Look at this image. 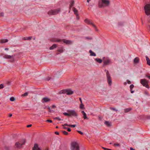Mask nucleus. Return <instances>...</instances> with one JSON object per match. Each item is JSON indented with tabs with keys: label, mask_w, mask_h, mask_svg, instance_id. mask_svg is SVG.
<instances>
[{
	"label": "nucleus",
	"mask_w": 150,
	"mask_h": 150,
	"mask_svg": "<svg viewBox=\"0 0 150 150\" xmlns=\"http://www.w3.org/2000/svg\"><path fill=\"white\" fill-rule=\"evenodd\" d=\"M145 13L147 15H150V5L147 4L144 7Z\"/></svg>",
	"instance_id": "0eeeda50"
},
{
	"label": "nucleus",
	"mask_w": 150,
	"mask_h": 150,
	"mask_svg": "<svg viewBox=\"0 0 150 150\" xmlns=\"http://www.w3.org/2000/svg\"><path fill=\"white\" fill-rule=\"evenodd\" d=\"M56 47V45L55 44L53 45L50 48V50L54 49V48Z\"/></svg>",
	"instance_id": "5701e85b"
},
{
	"label": "nucleus",
	"mask_w": 150,
	"mask_h": 150,
	"mask_svg": "<svg viewBox=\"0 0 150 150\" xmlns=\"http://www.w3.org/2000/svg\"><path fill=\"white\" fill-rule=\"evenodd\" d=\"M45 150H48V149H45Z\"/></svg>",
	"instance_id": "e2e57ef3"
},
{
	"label": "nucleus",
	"mask_w": 150,
	"mask_h": 150,
	"mask_svg": "<svg viewBox=\"0 0 150 150\" xmlns=\"http://www.w3.org/2000/svg\"><path fill=\"white\" fill-rule=\"evenodd\" d=\"M64 125V126H67L69 127V125H68L67 123L65 124Z\"/></svg>",
	"instance_id": "49530a36"
},
{
	"label": "nucleus",
	"mask_w": 150,
	"mask_h": 150,
	"mask_svg": "<svg viewBox=\"0 0 150 150\" xmlns=\"http://www.w3.org/2000/svg\"><path fill=\"white\" fill-rule=\"evenodd\" d=\"M102 148L105 150H108V148H107L104 147H102Z\"/></svg>",
	"instance_id": "c03bdc74"
},
{
	"label": "nucleus",
	"mask_w": 150,
	"mask_h": 150,
	"mask_svg": "<svg viewBox=\"0 0 150 150\" xmlns=\"http://www.w3.org/2000/svg\"><path fill=\"white\" fill-rule=\"evenodd\" d=\"M70 116L77 117L78 114L77 112L74 110H69Z\"/></svg>",
	"instance_id": "9b49d317"
},
{
	"label": "nucleus",
	"mask_w": 150,
	"mask_h": 150,
	"mask_svg": "<svg viewBox=\"0 0 150 150\" xmlns=\"http://www.w3.org/2000/svg\"><path fill=\"white\" fill-rule=\"evenodd\" d=\"M57 41V42H60V41H61V40H57V41Z\"/></svg>",
	"instance_id": "4d7b16f0"
},
{
	"label": "nucleus",
	"mask_w": 150,
	"mask_h": 150,
	"mask_svg": "<svg viewBox=\"0 0 150 150\" xmlns=\"http://www.w3.org/2000/svg\"><path fill=\"white\" fill-rule=\"evenodd\" d=\"M130 150H135V149H134L132 147H130Z\"/></svg>",
	"instance_id": "8fccbe9b"
},
{
	"label": "nucleus",
	"mask_w": 150,
	"mask_h": 150,
	"mask_svg": "<svg viewBox=\"0 0 150 150\" xmlns=\"http://www.w3.org/2000/svg\"><path fill=\"white\" fill-rule=\"evenodd\" d=\"M105 71L106 72V75L108 83L109 85H110L112 84V80L109 74V72L108 70H105Z\"/></svg>",
	"instance_id": "6e6552de"
},
{
	"label": "nucleus",
	"mask_w": 150,
	"mask_h": 150,
	"mask_svg": "<svg viewBox=\"0 0 150 150\" xmlns=\"http://www.w3.org/2000/svg\"><path fill=\"white\" fill-rule=\"evenodd\" d=\"M8 41V40L7 39H4L1 40V42L2 43H4L5 42H7Z\"/></svg>",
	"instance_id": "a878e982"
},
{
	"label": "nucleus",
	"mask_w": 150,
	"mask_h": 150,
	"mask_svg": "<svg viewBox=\"0 0 150 150\" xmlns=\"http://www.w3.org/2000/svg\"><path fill=\"white\" fill-rule=\"evenodd\" d=\"M146 76L149 79H150V75H146Z\"/></svg>",
	"instance_id": "a18cd8bd"
},
{
	"label": "nucleus",
	"mask_w": 150,
	"mask_h": 150,
	"mask_svg": "<svg viewBox=\"0 0 150 150\" xmlns=\"http://www.w3.org/2000/svg\"><path fill=\"white\" fill-rule=\"evenodd\" d=\"M61 93L63 94H66L68 95H71L73 94V91L70 89H64L62 90Z\"/></svg>",
	"instance_id": "39448f33"
},
{
	"label": "nucleus",
	"mask_w": 150,
	"mask_h": 150,
	"mask_svg": "<svg viewBox=\"0 0 150 150\" xmlns=\"http://www.w3.org/2000/svg\"><path fill=\"white\" fill-rule=\"evenodd\" d=\"M134 86L133 84H131L130 86V90H132V88L134 87Z\"/></svg>",
	"instance_id": "473e14b6"
},
{
	"label": "nucleus",
	"mask_w": 150,
	"mask_h": 150,
	"mask_svg": "<svg viewBox=\"0 0 150 150\" xmlns=\"http://www.w3.org/2000/svg\"><path fill=\"white\" fill-rule=\"evenodd\" d=\"M132 110V108H126L125 109V112H128Z\"/></svg>",
	"instance_id": "b1692460"
},
{
	"label": "nucleus",
	"mask_w": 150,
	"mask_h": 150,
	"mask_svg": "<svg viewBox=\"0 0 150 150\" xmlns=\"http://www.w3.org/2000/svg\"><path fill=\"white\" fill-rule=\"evenodd\" d=\"M93 26H94V27H95V25H93Z\"/></svg>",
	"instance_id": "69168bd1"
},
{
	"label": "nucleus",
	"mask_w": 150,
	"mask_h": 150,
	"mask_svg": "<svg viewBox=\"0 0 150 150\" xmlns=\"http://www.w3.org/2000/svg\"><path fill=\"white\" fill-rule=\"evenodd\" d=\"M108 150H112V149H108Z\"/></svg>",
	"instance_id": "052dcab7"
},
{
	"label": "nucleus",
	"mask_w": 150,
	"mask_h": 150,
	"mask_svg": "<svg viewBox=\"0 0 150 150\" xmlns=\"http://www.w3.org/2000/svg\"><path fill=\"white\" fill-rule=\"evenodd\" d=\"M62 41H63L64 43L67 44H70L72 43V42L71 41L66 40H63Z\"/></svg>",
	"instance_id": "4468645a"
},
{
	"label": "nucleus",
	"mask_w": 150,
	"mask_h": 150,
	"mask_svg": "<svg viewBox=\"0 0 150 150\" xmlns=\"http://www.w3.org/2000/svg\"><path fill=\"white\" fill-rule=\"evenodd\" d=\"M91 0H87V2L88 3Z\"/></svg>",
	"instance_id": "5fc2aeb1"
},
{
	"label": "nucleus",
	"mask_w": 150,
	"mask_h": 150,
	"mask_svg": "<svg viewBox=\"0 0 150 150\" xmlns=\"http://www.w3.org/2000/svg\"><path fill=\"white\" fill-rule=\"evenodd\" d=\"M130 91H131V93H133L134 92V91H132V90H130Z\"/></svg>",
	"instance_id": "09e8293b"
},
{
	"label": "nucleus",
	"mask_w": 150,
	"mask_h": 150,
	"mask_svg": "<svg viewBox=\"0 0 150 150\" xmlns=\"http://www.w3.org/2000/svg\"><path fill=\"white\" fill-rule=\"evenodd\" d=\"M54 120H61V119L59 117H56L54 118Z\"/></svg>",
	"instance_id": "72a5a7b5"
},
{
	"label": "nucleus",
	"mask_w": 150,
	"mask_h": 150,
	"mask_svg": "<svg viewBox=\"0 0 150 150\" xmlns=\"http://www.w3.org/2000/svg\"><path fill=\"white\" fill-rule=\"evenodd\" d=\"M60 11L59 9L57 10H51L48 12V14L50 15H54L58 13Z\"/></svg>",
	"instance_id": "423d86ee"
},
{
	"label": "nucleus",
	"mask_w": 150,
	"mask_h": 150,
	"mask_svg": "<svg viewBox=\"0 0 150 150\" xmlns=\"http://www.w3.org/2000/svg\"><path fill=\"white\" fill-rule=\"evenodd\" d=\"M31 39V38L30 37H27L26 38V40H29Z\"/></svg>",
	"instance_id": "79ce46f5"
},
{
	"label": "nucleus",
	"mask_w": 150,
	"mask_h": 150,
	"mask_svg": "<svg viewBox=\"0 0 150 150\" xmlns=\"http://www.w3.org/2000/svg\"><path fill=\"white\" fill-rule=\"evenodd\" d=\"M51 107L52 108L55 109V108H56V106L55 105H52V106H51Z\"/></svg>",
	"instance_id": "f704fd0d"
},
{
	"label": "nucleus",
	"mask_w": 150,
	"mask_h": 150,
	"mask_svg": "<svg viewBox=\"0 0 150 150\" xmlns=\"http://www.w3.org/2000/svg\"><path fill=\"white\" fill-rule=\"evenodd\" d=\"M140 82L141 84L144 86L145 87L147 88H149L148 85L149 82L145 79H142L140 80Z\"/></svg>",
	"instance_id": "7ed1b4c3"
},
{
	"label": "nucleus",
	"mask_w": 150,
	"mask_h": 150,
	"mask_svg": "<svg viewBox=\"0 0 150 150\" xmlns=\"http://www.w3.org/2000/svg\"><path fill=\"white\" fill-rule=\"evenodd\" d=\"M56 127V128H57L58 127L57 126Z\"/></svg>",
	"instance_id": "0e129e2a"
},
{
	"label": "nucleus",
	"mask_w": 150,
	"mask_h": 150,
	"mask_svg": "<svg viewBox=\"0 0 150 150\" xmlns=\"http://www.w3.org/2000/svg\"><path fill=\"white\" fill-rule=\"evenodd\" d=\"M89 52L90 53V55L92 56H96V54L95 53L92 51L91 50H90L89 51Z\"/></svg>",
	"instance_id": "aec40b11"
},
{
	"label": "nucleus",
	"mask_w": 150,
	"mask_h": 150,
	"mask_svg": "<svg viewBox=\"0 0 150 150\" xmlns=\"http://www.w3.org/2000/svg\"><path fill=\"white\" fill-rule=\"evenodd\" d=\"M50 79V78L49 79H46V80H49Z\"/></svg>",
	"instance_id": "bf43d9fd"
},
{
	"label": "nucleus",
	"mask_w": 150,
	"mask_h": 150,
	"mask_svg": "<svg viewBox=\"0 0 150 150\" xmlns=\"http://www.w3.org/2000/svg\"><path fill=\"white\" fill-rule=\"evenodd\" d=\"M28 93L27 92H26L24 93L22 95V96L23 97L27 96L28 95Z\"/></svg>",
	"instance_id": "c85d7f7f"
},
{
	"label": "nucleus",
	"mask_w": 150,
	"mask_h": 150,
	"mask_svg": "<svg viewBox=\"0 0 150 150\" xmlns=\"http://www.w3.org/2000/svg\"><path fill=\"white\" fill-rule=\"evenodd\" d=\"M48 109L49 110V111L50 112H51L52 111V110H51V109H50V107H48Z\"/></svg>",
	"instance_id": "58836bf2"
},
{
	"label": "nucleus",
	"mask_w": 150,
	"mask_h": 150,
	"mask_svg": "<svg viewBox=\"0 0 150 150\" xmlns=\"http://www.w3.org/2000/svg\"><path fill=\"white\" fill-rule=\"evenodd\" d=\"M112 63L111 60L108 58H106L105 59H103V64L104 65H107Z\"/></svg>",
	"instance_id": "1a4fd4ad"
},
{
	"label": "nucleus",
	"mask_w": 150,
	"mask_h": 150,
	"mask_svg": "<svg viewBox=\"0 0 150 150\" xmlns=\"http://www.w3.org/2000/svg\"><path fill=\"white\" fill-rule=\"evenodd\" d=\"M73 10L75 14L77 16H78V11L75 8H73Z\"/></svg>",
	"instance_id": "2eb2a0df"
},
{
	"label": "nucleus",
	"mask_w": 150,
	"mask_h": 150,
	"mask_svg": "<svg viewBox=\"0 0 150 150\" xmlns=\"http://www.w3.org/2000/svg\"><path fill=\"white\" fill-rule=\"evenodd\" d=\"M63 114L64 115L70 116L69 110L68 111V113L64 112L63 113Z\"/></svg>",
	"instance_id": "bb28decb"
},
{
	"label": "nucleus",
	"mask_w": 150,
	"mask_h": 150,
	"mask_svg": "<svg viewBox=\"0 0 150 150\" xmlns=\"http://www.w3.org/2000/svg\"><path fill=\"white\" fill-rule=\"evenodd\" d=\"M105 124L107 126H108V127L110 126L111 125V123L110 122L108 121H105Z\"/></svg>",
	"instance_id": "412c9836"
},
{
	"label": "nucleus",
	"mask_w": 150,
	"mask_h": 150,
	"mask_svg": "<svg viewBox=\"0 0 150 150\" xmlns=\"http://www.w3.org/2000/svg\"><path fill=\"white\" fill-rule=\"evenodd\" d=\"M67 130L68 132H70L71 131V129L69 128H67Z\"/></svg>",
	"instance_id": "37998d69"
},
{
	"label": "nucleus",
	"mask_w": 150,
	"mask_h": 150,
	"mask_svg": "<svg viewBox=\"0 0 150 150\" xmlns=\"http://www.w3.org/2000/svg\"><path fill=\"white\" fill-rule=\"evenodd\" d=\"M63 128H64V129H67V128L66 127H63Z\"/></svg>",
	"instance_id": "13d9d810"
},
{
	"label": "nucleus",
	"mask_w": 150,
	"mask_h": 150,
	"mask_svg": "<svg viewBox=\"0 0 150 150\" xmlns=\"http://www.w3.org/2000/svg\"><path fill=\"white\" fill-rule=\"evenodd\" d=\"M84 105L82 103H81V104L80 105V108L81 109H83L84 108Z\"/></svg>",
	"instance_id": "c756f323"
},
{
	"label": "nucleus",
	"mask_w": 150,
	"mask_h": 150,
	"mask_svg": "<svg viewBox=\"0 0 150 150\" xmlns=\"http://www.w3.org/2000/svg\"><path fill=\"white\" fill-rule=\"evenodd\" d=\"M4 57L6 59H10L11 62H13L14 60V57L13 55H9L6 54H5L4 56Z\"/></svg>",
	"instance_id": "9d476101"
},
{
	"label": "nucleus",
	"mask_w": 150,
	"mask_h": 150,
	"mask_svg": "<svg viewBox=\"0 0 150 150\" xmlns=\"http://www.w3.org/2000/svg\"><path fill=\"white\" fill-rule=\"evenodd\" d=\"M102 4H99V6L100 7L103 6H107L110 4V1L108 0H100Z\"/></svg>",
	"instance_id": "20e7f679"
},
{
	"label": "nucleus",
	"mask_w": 150,
	"mask_h": 150,
	"mask_svg": "<svg viewBox=\"0 0 150 150\" xmlns=\"http://www.w3.org/2000/svg\"><path fill=\"white\" fill-rule=\"evenodd\" d=\"M10 100L11 101H13L15 100V99L14 97H12L10 98Z\"/></svg>",
	"instance_id": "cd10ccee"
},
{
	"label": "nucleus",
	"mask_w": 150,
	"mask_h": 150,
	"mask_svg": "<svg viewBox=\"0 0 150 150\" xmlns=\"http://www.w3.org/2000/svg\"><path fill=\"white\" fill-rule=\"evenodd\" d=\"M79 100H80V101H81V103H82V101L81 99V98H79Z\"/></svg>",
	"instance_id": "864d4df0"
},
{
	"label": "nucleus",
	"mask_w": 150,
	"mask_h": 150,
	"mask_svg": "<svg viewBox=\"0 0 150 150\" xmlns=\"http://www.w3.org/2000/svg\"><path fill=\"white\" fill-rule=\"evenodd\" d=\"M84 21L86 23L88 24H90L91 23L89 21V20L88 19H86L84 20Z\"/></svg>",
	"instance_id": "4be33fe9"
},
{
	"label": "nucleus",
	"mask_w": 150,
	"mask_h": 150,
	"mask_svg": "<svg viewBox=\"0 0 150 150\" xmlns=\"http://www.w3.org/2000/svg\"><path fill=\"white\" fill-rule=\"evenodd\" d=\"M12 116V114H9V116L10 117H11Z\"/></svg>",
	"instance_id": "6e6d98bb"
},
{
	"label": "nucleus",
	"mask_w": 150,
	"mask_h": 150,
	"mask_svg": "<svg viewBox=\"0 0 150 150\" xmlns=\"http://www.w3.org/2000/svg\"><path fill=\"white\" fill-rule=\"evenodd\" d=\"M63 134L65 135H67L68 134V133L65 131H64L63 132Z\"/></svg>",
	"instance_id": "2f4dec72"
},
{
	"label": "nucleus",
	"mask_w": 150,
	"mask_h": 150,
	"mask_svg": "<svg viewBox=\"0 0 150 150\" xmlns=\"http://www.w3.org/2000/svg\"><path fill=\"white\" fill-rule=\"evenodd\" d=\"M127 83L128 84H130L131 83V82L130 81H127Z\"/></svg>",
	"instance_id": "603ef678"
},
{
	"label": "nucleus",
	"mask_w": 150,
	"mask_h": 150,
	"mask_svg": "<svg viewBox=\"0 0 150 150\" xmlns=\"http://www.w3.org/2000/svg\"><path fill=\"white\" fill-rule=\"evenodd\" d=\"M146 60L147 61V64L149 65L150 66V59L147 56H146Z\"/></svg>",
	"instance_id": "f3484780"
},
{
	"label": "nucleus",
	"mask_w": 150,
	"mask_h": 150,
	"mask_svg": "<svg viewBox=\"0 0 150 150\" xmlns=\"http://www.w3.org/2000/svg\"><path fill=\"white\" fill-rule=\"evenodd\" d=\"M46 121L47 122H50V123H52V121L51 120H47Z\"/></svg>",
	"instance_id": "4c0bfd02"
},
{
	"label": "nucleus",
	"mask_w": 150,
	"mask_h": 150,
	"mask_svg": "<svg viewBox=\"0 0 150 150\" xmlns=\"http://www.w3.org/2000/svg\"><path fill=\"white\" fill-rule=\"evenodd\" d=\"M81 112H82V113L83 114V118H84V119H88V118H87V117L86 114L85 113V112H84V111H82Z\"/></svg>",
	"instance_id": "dca6fc26"
},
{
	"label": "nucleus",
	"mask_w": 150,
	"mask_h": 150,
	"mask_svg": "<svg viewBox=\"0 0 150 150\" xmlns=\"http://www.w3.org/2000/svg\"><path fill=\"white\" fill-rule=\"evenodd\" d=\"M26 142L25 139H23L18 142H16L15 144V146L18 148H20L22 147L23 145L25 144Z\"/></svg>",
	"instance_id": "f257e3e1"
},
{
	"label": "nucleus",
	"mask_w": 150,
	"mask_h": 150,
	"mask_svg": "<svg viewBox=\"0 0 150 150\" xmlns=\"http://www.w3.org/2000/svg\"><path fill=\"white\" fill-rule=\"evenodd\" d=\"M114 145L115 146H119L120 145L117 143H115L114 144Z\"/></svg>",
	"instance_id": "e433bc0d"
},
{
	"label": "nucleus",
	"mask_w": 150,
	"mask_h": 150,
	"mask_svg": "<svg viewBox=\"0 0 150 150\" xmlns=\"http://www.w3.org/2000/svg\"><path fill=\"white\" fill-rule=\"evenodd\" d=\"M33 150H41V149L38 144H35L33 148Z\"/></svg>",
	"instance_id": "f8f14e48"
},
{
	"label": "nucleus",
	"mask_w": 150,
	"mask_h": 150,
	"mask_svg": "<svg viewBox=\"0 0 150 150\" xmlns=\"http://www.w3.org/2000/svg\"><path fill=\"white\" fill-rule=\"evenodd\" d=\"M95 60L97 62L100 64L102 62V60L99 58H96Z\"/></svg>",
	"instance_id": "6ab92c4d"
},
{
	"label": "nucleus",
	"mask_w": 150,
	"mask_h": 150,
	"mask_svg": "<svg viewBox=\"0 0 150 150\" xmlns=\"http://www.w3.org/2000/svg\"><path fill=\"white\" fill-rule=\"evenodd\" d=\"M55 134L57 135H58L59 134V133L58 132H55Z\"/></svg>",
	"instance_id": "3c124183"
},
{
	"label": "nucleus",
	"mask_w": 150,
	"mask_h": 150,
	"mask_svg": "<svg viewBox=\"0 0 150 150\" xmlns=\"http://www.w3.org/2000/svg\"><path fill=\"white\" fill-rule=\"evenodd\" d=\"M139 61V59L138 57H136L134 59V63L135 64H137L138 63Z\"/></svg>",
	"instance_id": "a211bd4d"
},
{
	"label": "nucleus",
	"mask_w": 150,
	"mask_h": 150,
	"mask_svg": "<svg viewBox=\"0 0 150 150\" xmlns=\"http://www.w3.org/2000/svg\"><path fill=\"white\" fill-rule=\"evenodd\" d=\"M50 99L47 97H45L42 99V102L43 103L47 102L50 101Z\"/></svg>",
	"instance_id": "ddd939ff"
},
{
	"label": "nucleus",
	"mask_w": 150,
	"mask_h": 150,
	"mask_svg": "<svg viewBox=\"0 0 150 150\" xmlns=\"http://www.w3.org/2000/svg\"><path fill=\"white\" fill-rule=\"evenodd\" d=\"M71 150H79V147L78 143L76 142H73L71 144Z\"/></svg>",
	"instance_id": "f03ea898"
},
{
	"label": "nucleus",
	"mask_w": 150,
	"mask_h": 150,
	"mask_svg": "<svg viewBox=\"0 0 150 150\" xmlns=\"http://www.w3.org/2000/svg\"><path fill=\"white\" fill-rule=\"evenodd\" d=\"M4 88V85L3 84L0 85V89L2 88Z\"/></svg>",
	"instance_id": "c9c22d12"
},
{
	"label": "nucleus",
	"mask_w": 150,
	"mask_h": 150,
	"mask_svg": "<svg viewBox=\"0 0 150 150\" xmlns=\"http://www.w3.org/2000/svg\"><path fill=\"white\" fill-rule=\"evenodd\" d=\"M78 132L81 134H83V133L82 132L80 131H78Z\"/></svg>",
	"instance_id": "ea45409f"
},
{
	"label": "nucleus",
	"mask_w": 150,
	"mask_h": 150,
	"mask_svg": "<svg viewBox=\"0 0 150 150\" xmlns=\"http://www.w3.org/2000/svg\"><path fill=\"white\" fill-rule=\"evenodd\" d=\"M74 1H72L70 4L69 7L71 8L74 5Z\"/></svg>",
	"instance_id": "393cba45"
},
{
	"label": "nucleus",
	"mask_w": 150,
	"mask_h": 150,
	"mask_svg": "<svg viewBox=\"0 0 150 150\" xmlns=\"http://www.w3.org/2000/svg\"><path fill=\"white\" fill-rule=\"evenodd\" d=\"M31 126H32L31 125H27V127H31Z\"/></svg>",
	"instance_id": "de8ad7c7"
},
{
	"label": "nucleus",
	"mask_w": 150,
	"mask_h": 150,
	"mask_svg": "<svg viewBox=\"0 0 150 150\" xmlns=\"http://www.w3.org/2000/svg\"><path fill=\"white\" fill-rule=\"evenodd\" d=\"M76 126V125H69V127H74Z\"/></svg>",
	"instance_id": "7c9ffc66"
},
{
	"label": "nucleus",
	"mask_w": 150,
	"mask_h": 150,
	"mask_svg": "<svg viewBox=\"0 0 150 150\" xmlns=\"http://www.w3.org/2000/svg\"><path fill=\"white\" fill-rule=\"evenodd\" d=\"M8 50V49H7V48H5V50Z\"/></svg>",
	"instance_id": "680f3d73"
},
{
	"label": "nucleus",
	"mask_w": 150,
	"mask_h": 150,
	"mask_svg": "<svg viewBox=\"0 0 150 150\" xmlns=\"http://www.w3.org/2000/svg\"><path fill=\"white\" fill-rule=\"evenodd\" d=\"M111 109L112 110H114V111H117V110H116V109L115 108H111Z\"/></svg>",
	"instance_id": "a19ab883"
}]
</instances>
